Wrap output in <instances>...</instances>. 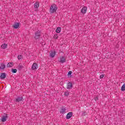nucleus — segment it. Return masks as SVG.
<instances>
[{
	"instance_id": "obj_1",
	"label": "nucleus",
	"mask_w": 125,
	"mask_h": 125,
	"mask_svg": "<svg viewBox=\"0 0 125 125\" xmlns=\"http://www.w3.org/2000/svg\"><path fill=\"white\" fill-rule=\"evenodd\" d=\"M58 9V7H57V5L55 4H52L49 10L50 13L52 14L53 13H56V11Z\"/></svg>"
},
{
	"instance_id": "obj_2",
	"label": "nucleus",
	"mask_w": 125,
	"mask_h": 125,
	"mask_svg": "<svg viewBox=\"0 0 125 125\" xmlns=\"http://www.w3.org/2000/svg\"><path fill=\"white\" fill-rule=\"evenodd\" d=\"M34 34L35 36H34V39L35 40V41L39 40L40 38H41V36H42V33H41V31L38 30L37 31H35Z\"/></svg>"
},
{
	"instance_id": "obj_3",
	"label": "nucleus",
	"mask_w": 125,
	"mask_h": 125,
	"mask_svg": "<svg viewBox=\"0 0 125 125\" xmlns=\"http://www.w3.org/2000/svg\"><path fill=\"white\" fill-rule=\"evenodd\" d=\"M21 101H24V99L23 96L21 95V96H18L16 98L15 102H16V103H19V102H21Z\"/></svg>"
},
{
	"instance_id": "obj_4",
	"label": "nucleus",
	"mask_w": 125,
	"mask_h": 125,
	"mask_svg": "<svg viewBox=\"0 0 125 125\" xmlns=\"http://www.w3.org/2000/svg\"><path fill=\"white\" fill-rule=\"evenodd\" d=\"M4 115L1 118V121L2 123H4V122H6V120L8 119V116L7 114L4 113Z\"/></svg>"
},
{
	"instance_id": "obj_5",
	"label": "nucleus",
	"mask_w": 125,
	"mask_h": 125,
	"mask_svg": "<svg viewBox=\"0 0 125 125\" xmlns=\"http://www.w3.org/2000/svg\"><path fill=\"white\" fill-rule=\"evenodd\" d=\"M20 25H21V23L20 22H15V23L13 25L12 27L14 28V29H19V27H20Z\"/></svg>"
},
{
	"instance_id": "obj_6",
	"label": "nucleus",
	"mask_w": 125,
	"mask_h": 125,
	"mask_svg": "<svg viewBox=\"0 0 125 125\" xmlns=\"http://www.w3.org/2000/svg\"><path fill=\"white\" fill-rule=\"evenodd\" d=\"M87 10V7L84 6L81 9V13H82V14L84 15L85 14V13H86V11Z\"/></svg>"
},
{
	"instance_id": "obj_7",
	"label": "nucleus",
	"mask_w": 125,
	"mask_h": 125,
	"mask_svg": "<svg viewBox=\"0 0 125 125\" xmlns=\"http://www.w3.org/2000/svg\"><path fill=\"white\" fill-rule=\"evenodd\" d=\"M66 110H67V109H66L65 106H62L60 111V114H66Z\"/></svg>"
},
{
	"instance_id": "obj_8",
	"label": "nucleus",
	"mask_w": 125,
	"mask_h": 125,
	"mask_svg": "<svg viewBox=\"0 0 125 125\" xmlns=\"http://www.w3.org/2000/svg\"><path fill=\"white\" fill-rule=\"evenodd\" d=\"M72 117H73V112H70L67 114L66 116V120H69V119H71V118H72Z\"/></svg>"
},
{
	"instance_id": "obj_9",
	"label": "nucleus",
	"mask_w": 125,
	"mask_h": 125,
	"mask_svg": "<svg viewBox=\"0 0 125 125\" xmlns=\"http://www.w3.org/2000/svg\"><path fill=\"white\" fill-rule=\"evenodd\" d=\"M67 85V89H71V88H73V83L72 82H68Z\"/></svg>"
},
{
	"instance_id": "obj_10",
	"label": "nucleus",
	"mask_w": 125,
	"mask_h": 125,
	"mask_svg": "<svg viewBox=\"0 0 125 125\" xmlns=\"http://www.w3.org/2000/svg\"><path fill=\"white\" fill-rule=\"evenodd\" d=\"M32 70H36L38 69V63L34 62L31 67Z\"/></svg>"
},
{
	"instance_id": "obj_11",
	"label": "nucleus",
	"mask_w": 125,
	"mask_h": 125,
	"mask_svg": "<svg viewBox=\"0 0 125 125\" xmlns=\"http://www.w3.org/2000/svg\"><path fill=\"white\" fill-rule=\"evenodd\" d=\"M6 78V74L5 73H1V75L0 76V79L1 80H4Z\"/></svg>"
},
{
	"instance_id": "obj_12",
	"label": "nucleus",
	"mask_w": 125,
	"mask_h": 125,
	"mask_svg": "<svg viewBox=\"0 0 125 125\" xmlns=\"http://www.w3.org/2000/svg\"><path fill=\"white\" fill-rule=\"evenodd\" d=\"M61 63H65L66 62V58L64 57H61L60 58V62Z\"/></svg>"
},
{
	"instance_id": "obj_13",
	"label": "nucleus",
	"mask_w": 125,
	"mask_h": 125,
	"mask_svg": "<svg viewBox=\"0 0 125 125\" xmlns=\"http://www.w3.org/2000/svg\"><path fill=\"white\" fill-rule=\"evenodd\" d=\"M14 66V63L13 62H8L7 64V68H11Z\"/></svg>"
},
{
	"instance_id": "obj_14",
	"label": "nucleus",
	"mask_w": 125,
	"mask_h": 125,
	"mask_svg": "<svg viewBox=\"0 0 125 125\" xmlns=\"http://www.w3.org/2000/svg\"><path fill=\"white\" fill-rule=\"evenodd\" d=\"M55 54H56V51H52L50 53V57L53 58L54 56H55Z\"/></svg>"
},
{
	"instance_id": "obj_15",
	"label": "nucleus",
	"mask_w": 125,
	"mask_h": 125,
	"mask_svg": "<svg viewBox=\"0 0 125 125\" xmlns=\"http://www.w3.org/2000/svg\"><path fill=\"white\" fill-rule=\"evenodd\" d=\"M39 7H40V2L38 1L35 2L34 4V8L37 9V8H39Z\"/></svg>"
},
{
	"instance_id": "obj_16",
	"label": "nucleus",
	"mask_w": 125,
	"mask_h": 125,
	"mask_svg": "<svg viewBox=\"0 0 125 125\" xmlns=\"http://www.w3.org/2000/svg\"><path fill=\"white\" fill-rule=\"evenodd\" d=\"M73 72H72V71H69L68 73H67V77L69 78H73V77L72 76V74Z\"/></svg>"
},
{
	"instance_id": "obj_17",
	"label": "nucleus",
	"mask_w": 125,
	"mask_h": 125,
	"mask_svg": "<svg viewBox=\"0 0 125 125\" xmlns=\"http://www.w3.org/2000/svg\"><path fill=\"white\" fill-rule=\"evenodd\" d=\"M18 70H19V71H21V70L23 68H24V66H23V65H22V63H20L18 66Z\"/></svg>"
},
{
	"instance_id": "obj_18",
	"label": "nucleus",
	"mask_w": 125,
	"mask_h": 125,
	"mask_svg": "<svg viewBox=\"0 0 125 125\" xmlns=\"http://www.w3.org/2000/svg\"><path fill=\"white\" fill-rule=\"evenodd\" d=\"M5 68V64L3 63H1V66H0V70H3Z\"/></svg>"
},
{
	"instance_id": "obj_19",
	"label": "nucleus",
	"mask_w": 125,
	"mask_h": 125,
	"mask_svg": "<svg viewBox=\"0 0 125 125\" xmlns=\"http://www.w3.org/2000/svg\"><path fill=\"white\" fill-rule=\"evenodd\" d=\"M61 32V28L60 27H58L56 29V33L59 34Z\"/></svg>"
},
{
	"instance_id": "obj_20",
	"label": "nucleus",
	"mask_w": 125,
	"mask_h": 125,
	"mask_svg": "<svg viewBox=\"0 0 125 125\" xmlns=\"http://www.w3.org/2000/svg\"><path fill=\"white\" fill-rule=\"evenodd\" d=\"M1 48L3 49H5V48H7V44L4 43L1 46Z\"/></svg>"
},
{
	"instance_id": "obj_21",
	"label": "nucleus",
	"mask_w": 125,
	"mask_h": 125,
	"mask_svg": "<svg viewBox=\"0 0 125 125\" xmlns=\"http://www.w3.org/2000/svg\"><path fill=\"white\" fill-rule=\"evenodd\" d=\"M11 71H12V73H13V74H16V73H17V69L12 68Z\"/></svg>"
},
{
	"instance_id": "obj_22",
	"label": "nucleus",
	"mask_w": 125,
	"mask_h": 125,
	"mask_svg": "<svg viewBox=\"0 0 125 125\" xmlns=\"http://www.w3.org/2000/svg\"><path fill=\"white\" fill-rule=\"evenodd\" d=\"M69 94H70V92H69L68 90H66L65 92H64V95L65 96H69Z\"/></svg>"
},
{
	"instance_id": "obj_23",
	"label": "nucleus",
	"mask_w": 125,
	"mask_h": 125,
	"mask_svg": "<svg viewBox=\"0 0 125 125\" xmlns=\"http://www.w3.org/2000/svg\"><path fill=\"white\" fill-rule=\"evenodd\" d=\"M121 91H125V83L121 87Z\"/></svg>"
},
{
	"instance_id": "obj_24",
	"label": "nucleus",
	"mask_w": 125,
	"mask_h": 125,
	"mask_svg": "<svg viewBox=\"0 0 125 125\" xmlns=\"http://www.w3.org/2000/svg\"><path fill=\"white\" fill-rule=\"evenodd\" d=\"M54 39L55 40H57L58 39V34H55L54 35V37H53Z\"/></svg>"
},
{
	"instance_id": "obj_25",
	"label": "nucleus",
	"mask_w": 125,
	"mask_h": 125,
	"mask_svg": "<svg viewBox=\"0 0 125 125\" xmlns=\"http://www.w3.org/2000/svg\"><path fill=\"white\" fill-rule=\"evenodd\" d=\"M22 58H23V56L20 55L18 56V59H19V60H21Z\"/></svg>"
},
{
	"instance_id": "obj_26",
	"label": "nucleus",
	"mask_w": 125,
	"mask_h": 125,
	"mask_svg": "<svg viewBox=\"0 0 125 125\" xmlns=\"http://www.w3.org/2000/svg\"><path fill=\"white\" fill-rule=\"evenodd\" d=\"M104 76H105V74H102L100 76V79H103L104 78Z\"/></svg>"
},
{
	"instance_id": "obj_27",
	"label": "nucleus",
	"mask_w": 125,
	"mask_h": 125,
	"mask_svg": "<svg viewBox=\"0 0 125 125\" xmlns=\"http://www.w3.org/2000/svg\"><path fill=\"white\" fill-rule=\"evenodd\" d=\"M94 100H95V101H97V100H98V97H95Z\"/></svg>"
},
{
	"instance_id": "obj_28",
	"label": "nucleus",
	"mask_w": 125,
	"mask_h": 125,
	"mask_svg": "<svg viewBox=\"0 0 125 125\" xmlns=\"http://www.w3.org/2000/svg\"><path fill=\"white\" fill-rule=\"evenodd\" d=\"M83 116H85V112H83Z\"/></svg>"
}]
</instances>
